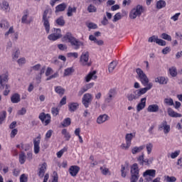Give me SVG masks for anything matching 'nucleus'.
Wrapping results in <instances>:
<instances>
[{
  "mask_svg": "<svg viewBox=\"0 0 182 182\" xmlns=\"http://www.w3.org/2000/svg\"><path fill=\"white\" fill-rule=\"evenodd\" d=\"M155 82L159 83V85H167L168 78L163 76L157 77L155 78Z\"/></svg>",
  "mask_w": 182,
  "mask_h": 182,
  "instance_id": "19",
  "label": "nucleus"
},
{
  "mask_svg": "<svg viewBox=\"0 0 182 182\" xmlns=\"http://www.w3.org/2000/svg\"><path fill=\"white\" fill-rule=\"evenodd\" d=\"M11 101L13 103H19L21 102V95L18 93L14 94L11 97Z\"/></svg>",
  "mask_w": 182,
  "mask_h": 182,
  "instance_id": "28",
  "label": "nucleus"
},
{
  "mask_svg": "<svg viewBox=\"0 0 182 182\" xmlns=\"http://www.w3.org/2000/svg\"><path fill=\"white\" fill-rule=\"evenodd\" d=\"M156 44L159 45V46H166V41L158 38V40L156 41Z\"/></svg>",
  "mask_w": 182,
  "mask_h": 182,
  "instance_id": "54",
  "label": "nucleus"
},
{
  "mask_svg": "<svg viewBox=\"0 0 182 182\" xmlns=\"http://www.w3.org/2000/svg\"><path fill=\"white\" fill-rule=\"evenodd\" d=\"M46 168H48V164L46 162L43 163L41 165H40V168L38 169V176L41 178L43 177H45V173L46 172Z\"/></svg>",
  "mask_w": 182,
  "mask_h": 182,
  "instance_id": "16",
  "label": "nucleus"
},
{
  "mask_svg": "<svg viewBox=\"0 0 182 182\" xmlns=\"http://www.w3.org/2000/svg\"><path fill=\"white\" fill-rule=\"evenodd\" d=\"M96 70H93L90 72L85 77V81L87 82H89L90 81L92 80H96L97 79V75H96Z\"/></svg>",
  "mask_w": 182,
  "mask_h": 182,
  "instance_id": "18",
  "label": "nucleus"
},
{
  "mask_svg": "<svg viewBox=\"0 0 182 182\" xmlns=\"http://www.w3.org/2000/svg\"><path fill=\"white\" fill-rule=\"evenodd\" d=\"M95 86V82H90V83H88L87 84L84 88L85 90L87 92L89 90V89H92V87Z\"/></svg>",
  "mask_w": 182,
  "mask_h": 182,
  "instance_id": "58",
  "label": "nucleus"
},
{
  "mask_svg": "<svg viewBox=\"0 0 182 182\" xmlns=\"http://www.w3.org/2000/svg\"><path fill=\"white\" fill-rule=\"evenodd\" d=\"M166 181L168 182H176L177 181V178L174 176H167Z\"/></svg>",
  "mask_w": 182,
  "mask_h": 182,
  "instance_id": "62",
  "label": "nucleus"
},
{
  "mask_svg": "<svg viewBox=\"0 0 182 182\" xmlns=\"http://www.w3.org/2000/svg\"><path fill=\"white\" fill-rule=\"evenodd\" d=\"M86 90L84 88V87H82L79 91H78V93H77V96L79 97H80V96H82L83 95V93H85Z\"/></svg>",
  "mask_w": 182,
  "mask_h": 182,
  "instance_id": "64",
  "label": "nucleus"
},
{
  "mask_svg": "<svg viewBox=\"0 0 182 182\" xmlns=\"http://www.w3.org/2000/svg\"><path fill=\"white\" fill-rule=\"evenodd\" d=\"M0 27L3 29H8L9 28V23L6 21H3L0 23Z\"/></svg>",
  "mask_w": 182,
  "mask_h": 182,
  "instance_id": "45",
  "label": "nucleus"
},
{
  "mask_svg": "<svg viewBox=\"0 0 182 182\" xmlns=\"http://www.w3.org/2000/svg\"><path fill=\"white\" fill-rule=\"evenodd\" d=\"M134 137H136V132L127 134L125 135L126 144H122L121 149H122V150H129L130 146H132V141Z\"/></svg>",
  "mask_w": 182,
  "mask_h": 182,
  "instance_id": "5",
  "label": "nucleus"
},
{
  "mask_svg": "<svg viewBox=\"0 0 182 182\" xmlns=\"http://www.w3.org/2000/svg\"><path fill=\"white\" fill-rule=\"evenodd\" d=\"M41 134L33 139L34 153L38 154L41 151Z\"/></svg>",
  "mask_w": 182,
  "mask_h": 182,
  "instance_id": "14",
  "label": "nucleus"
},
{
  "mask_svg": "<svg viewBox=\"0 0 182 182\" xmlns=\"http://www.w3.org/2000/svg\"><path fill=\"white\" fill-rule=\"evenodd\" d=\"M59 108L58 107H53L51 109V113L53 114V116H54V117H55V116H58V114H59Z\"/></svg>",
  "mask_w": 182,
  "mask_h": 182,
  "instance_id": "52",
  "label": "nucleus"
},
{
  "mask_svg": "<svg viewBox=\"0 0 182 182\" xmlns=\"http://www.w3.org/2000/svg\"><path fill=\"white\" fill-rule=\"evenodd\" d=\"M146 100H147V98L146 97L141 99L140 102L136 106L137 112H141V110H143V109L146 107Z\"/></svg>",
  "mask_w": 182,
  "mask_h": 182,
  "instance_id": "23",
  "label": "nucleus"
},
{
  "mask_svg": "<svg viewBox=\"0 0 182 182\" xmlns=\"http://www.w3.org/2000/svg\"><path fill=\"white\" fill-rule=\"evenodd\" d=\"M169 73L172 77H176L177 76V68L176 67L169 68Z\"/></svg>",
  "mask_w": 182,
  "mask_h": 182,
  "instance_id": "42",
  "label": "nucleus"
},
{
  "mask_svg": "<svg viewBox=\"0 0 182 182\" xmlns=\"http://www.w3.org/2000/svg\"><path fill=\"white\" fill-rule=\"evenodd\" d=\"M80 63L82 66H92V63H89V52H83L80 58Z\"/></svg>",
  "mask_w": 182,
  "mask_h": 182,
  "instance_id": "10",
  "label": "nucleus"
},
{
  "mask_svg": "<svg viewBox=\"0 0 182 182\" xmlns=\"http://www.w3.org/2000/svg\"><path fill=\"white\" fill-rule=\"evenodd\" d=\"M137 161L140 164V166H144V154H142L137 158Z\"/></svg>",
  "mask_w": 182,
  "mask_h": 182,
  "instance_id": "44",
  "label": "nucleus"
},
{
  "mask_svg": "<svg viewBox=\"0 0 182 182\" xmlns=\"http://www.w3.org/2000/svg\"><path fill=\"white\" fill-rule=\"evenodd\" d=\"M38 119L41 121V123L44 124V126H48L52 120V117L49 114H46L45 112H41L39 114Z\"/></svg>",
  "mask_w": 182,
  "mask_h": 182,
  "instance_id": "11",
  "label": "nucleus"
},
{
  "mask_svg": "<svg viewBox=\"0 0 182 182\" xmlns=\"http://www.w3.org/2000/svg\"><path fill=\"white\" fill-rule=\"evenodd\" d=\"M127 98L128 99L129 102H133V100H136V99H139L136 90H131L130 92L127 95Z\"/></svg>",
  "mask_w": 182,
  "mask_h": 182,
  "instance_id": "17",
  "label": "nucleus"
},
{
  "mask_svg": "<svg viewBox=\"0 0 182 182\" xmlns=\"http://www.w3.org/2000/svg\"><path fill=\"white\" fill-rule=\"evenodd\" d=\"M74 72H75V70L73 68H66L64 70L63 76H64V77L66 76H70V75H72V73H73Z\"/></svg>",
  "mask_w": 182,
  "mask_h": 182,
  "instance_id": "38",
  "label": "nucleus"
},
{
  "mask_svg": "<svg viewBox=\"0 0 182 182\" xmlns=\"http://www.w3.org/2000/svg\"><path fill=\"white\" fill-rule=\"evenodd\" d=\"M53 32V33H51L48 36V39H49V41H55L62 38V30H60V28H54Z\"/></svg>",
  "mask_w": 182,
  "mask_h": 182,
  "instance_id": "8",
  "label": "nucleus"
},
{
  "mask_svg": "<svg viewBox=\"0 0 182 182\" xmlns=\"http://www.w3.org/2000/svg\"><path fill=\"white\" fill-rule=\"evenodd\" d=\"M8 73L0 75V85L1 89H6L4 92V96H8L9 95V86L6 85V82H8Z\"/></svg>",
  "mask_w": 182,
  "mask_h": 182,
  "instance_id": "3",
  "label": "nucleus"
},
{
  "mask_svg": "<svg viewBox=\"0 0 182 182\" xmlns=\"http://www.w3.org/2000/svg\"><path fill=\"white\" fill-rule=\"evenodd\" d=\"M180 155V151H176L171 154V159H176Z\"/></svg>",
  "mask_w": 182,
  "mask_h": 182,
  "instance_id": "59",
  "label": "nucleus"
},
{
  "mask_svg": "<svg viewBox=\"0 0 182 182\" xmlns=\"http://www.w3.org/2000/svg\"><path fill=\"white\" fill-rule=\"evenodd\" d=\"M164 103L166 106H174V101L172 98H165L164 100Z\"/></svg>",
  "mask_w": 182,
  "mask_h": 182,
  "instance_id": "40",
  "label": "nucleus"
},
{
  "mask_svg": "<svg viewBox=\"0 0 182 182\" xmlns=\"http://www.w3.org/2000/svg\"><path fill=\"white\" fill-rule=\"evenodd\" d=\"M79 109V103L77 102H70L68 104V110L71 113H73V112H76Z\"/></svg>",
  "mask_w": 182,
  "mask_h": 182,
  "instance_id": "22",
  "label": "nucleus"
},
{
  "mask_svg": "<svg viewBox=\"0 0 182 182\" xmlns=\"http://www.w3.org/2000/svg\"><path fill=\"white\" fill-rule=\"evenodd\" d=\"M67 58H73V59H77L79 58V54L76 52L75 53H68Z\"/></svg>",
  "mask_w": 182,
  "mask_h": 182,
  "instance_id": "46",
  "label": "nucleus"
},
{
  "mask_svg": "<svg viewBox=\"0 0 182 182\" xmlns=\"http://www.w3.org/2000/svg\"><path fill=\"white\" fill-rule=\"evenodd\" d=\"M143 6L138 4L136 7L132 9L129 13V18L131 19H136L137 16H140L143 14Z\"/></svg>",
  "mask_w": 182,
  "mask_h": 182,
  "instance_id": "6",
  "label": "nucleus"
},
{
  "mask_svg": "<svg viewBox=\"0 0 182 182\" xmlns=\"http://www.w3.org/2000/svg\"><path fill=\"white\" fill-rule=\"evenodd\" d=\"M28 15H29V13L28 12V10H26L21 18V23H27V24L31 23V21H28Z\"/></svg>",
  "mask_w": 182,
  "mask_h": 182,
  "instance_id": "31",
  "label": "nucleus"
},
{
  "mask_svg": "<svg viewBox=\"0 0 182 182\" xmlns=\"http://www.w3.org/2000/svg\"><path fill=\"white\" fill-rule=\"evenodd\" d=\"M55 92L59 96L62 97L63 95H65V88L62 87L61 86H56L55 87Z\"/></svg>",
  "mask_w": 182,
  "mask_h": 182,
  "instance_id": "29",
  "label": "nucleus"
},
{
  "mask_svg": "<svg viewBox=\"0 0 182 182\" xmlns=\"http://www.w3.org/2000/svg\"><path fill=\"white\" fill-rule=\"evenodd\" d=\"M49 15V9H46L43 13L42 23L46 29V33H49L50 32V22L49 20L50 19V16Z\"/></svg>",
  "mask_w": 182,
  "mask_h": 182,
  "instance_id": "2",
  "label": "nucleus"
},
{
  "mask_svg": "<svg viewBox=\"0 0 182 182\" xmlns=\"http://www.w3.org/2000/svg\"><path fill=\"white\" fill-rule=\"evenodd\" d=\"M107 119H109V116L107 114L100 115L97 119V123L98 124H102L107 122Z\"/></svg>",
  "mask_w": 182,
  "mask_h": 182,
  "instance_id": "24",
  "label": "nucleus"
},
{
  "mask_svg": "<svg viewBox=\"0 0 182 182\" xmlns=\"http://www.w3.org/2000/svg\"><path fill=\"white\" fill-rule=\"evenodd\" d=\"M113 97H114L113 95L108 93L107 97L105 98L106 103H110L113 100Z\"/></svg>",
  "mask_w": 182,
  "mask_h": 182,
  "instance_id": "56",
  "label": "nucleus"
},
{
  "mask_svg": "<svg viewBox=\"0 0 182 182\" xmlns=\"http://www.w3.org/2000/svg\"><path fill=\"white\" fill-rule=\"evenodd\" d=\"M87 11L88 12H90V14H92L93 12H96V11H97V9L93 4H90L87 7Z\"/></svg>",
  "mask_w": 182,
  "mask_h": 182,
  "instance_id": "49",
  "label": "nucleus"
},
{
  "mask_svg": "<svg viewBox=\"0 0 182 182\" xmlns=\"http://www.w3.org/2000/svg\"><path fill=\"white\" fill-rule=\"evenodd\" d=\"M144 145L140 146H134L132 149V154H137V153H140L144 149Z\"/></svg>",
  "mask_w": 182,
  "mask_h": 182,
  "instance_id": "30",
  "label": "nucleus"
},
{
  "mask_svg": "<svg viewBox=\"0 0 182 182\" xmlns=\"http://www.w3.org/2000/svg\"><path fill=\"white\" fill-rule=\"evenodd\" d=\"M65 151H68V148L64 147L63 149L60 150L58 152H57V157L58 159H60V157L63 156V154L65 153Z\"/></svg>",
  "mask_w": 182,
  "mask_h": 182,
  "instance_id": "47",
  "label": "nucleus"
},
{
  "mask_svg": "<svg viewBox=\"0 0 182 182\" xmlns=\"http://www.w3.org/2000/svg\"><path fill=\"white\" fill-rule=\"evenodd\" d=\"M20 182H28V176L25 173L21 175Z\"/></svg>",
  "mask_w": 182,
  "mask_h": 182,
  "instance_id": "55",
  "label": "nucleus"
},
{
  "mask_svg": "<svg viewBox=\"0 0 182 182\" xmlns=\"http://www.w3.org/2000/svg\"><path fill=\"white\" fill-rule=\"evenodd\" d=\"M136 72L139 76L141 83H142L144 86H147V85H149V77H147V75H146L141 68H137Z\"/></svg>",
  "mask_w": 182,
  "mask_h": 182,
  "instance_id": "7",
  "label": "nucleus"
},
{
  "mask_svg": "<svg viewBox=\"0 0 182 182\" xmlns=\"http://www.w3.org/2000/svg\"><path fill=\"white\" fill-rule=\"evenodd\" d=\"M144 177H151L154 178L156 177V170L155 169H147L143 173Z\"/></svg>",
  "mask_w": 182,
  "mask_h": 182,
  "instance_id": "21",
  "label": "nucleus"
},
{
  "mask_svg": "<svg viewBox=\"0 0 182 182\" xmlns=\"http://www.w3.org/2000/svg\"><path fill=\"white\" fill-rule=\"evenodd\" d=\"M166 1L164 0H159L156 2V9H162V8H165Z\"/></svg>",
  "mask_w": 182,
  "mask_h": 182,
  "instance_id": "37",
  "label": "nucleus"
},
{
  "mask_svg": "<svg viewBox=\"0 0 182 182\" xmlns=\"http://www.w3.org/2000/svg\"><path fill=\"white\" fill-rule=\"evenodd\" d=\"M71 124H72V119L68 117L63 121V122L61 123V125L63 126V127H68V126H70Z\"/></svg>",
  "mask_w": 182,
  "mask_h": 182,
  "instance_id": "35",
  "label": "nucleus"
},
{
  "mask_svg": "<svg viewBox=\"0 0 182 182\" xmlns=\"http://www.w3.org/2000/svg\"><path fill=\"white\" fill-rule=\"evenodd\" d=\"M129 173V166H124L122 165L121 166V176L124 178L127 176V173Z\"/></svg>",
  "mask_w": 182,
  "mask_h": 182,
  "instance_id": "27",
  "label": "nucleus"
},
{
  "mask_svg": "<svg viewBox=\"0 0 182 182\" xmlns=\"http://www.w3.org/2000/svg\"><path fill=\"white\" fill-rule=\"evenodd\" d=\"M140 169H139V165L134 164L131 166V178L130 182H137L139 177H140Z\"/></svg>",
  "mask_w": 182,
  "mask_h": 182,
  "instance_id": "4",
  "label": "nucleus"
},
{
  "mask_svg": "<svg viewBox=\"0 0 182 182\" xmlns=\"http://www.w3.org/2000/svg\"><path fill=\"white\" fill-rule=\"evenodd\" d=\"M87 28H89V29H97V25H96L93 23H89L87 24Z\"/></svg>",
  "mask_w": 182,
  "mask_h": 182,
  "instance_id": "63",
  "label": "nucleus"
},
{
  "mask_svg": "<svg viewBox=\"0 0 182 182\" xmlns=\"http://www.w3.org/2000/svg\"><path fill=\"white\" fill-rule=\"evenodd\" d=\"M147 154H151V151L153 150V144L149 143L146 145Z\"/></svg>",
  "mask_w": 182,
  "mask_h": 182,
  "instance_id": "48",
  "label": "nucleus"
},
{
  "mask_svg": "<svg viewBox=\"0 0 182 182\" xmlns=\"http://www.w3.org/2000/svg\"><path fill=\"white\" fill-rule=\"evenodd\" d=\"M100 169L101 171V173L104 176H107V174H109V168H107L106 167L101 166Z\"/></svg>",
  "mask_w": 182,
  "mask_h": 182,
  "instance_id": "53",
  "label": "nucleus"
},
{
  "mask_svg": "<svg viewBox=\"0 0 182 182\" xmlns=\"http://www.w3.org/2000/svg\"><path fill=\"white\" fill-rule=\"evenodd\" d=\"M18 160H19L20 164H25V161H26V155H25L24 152H21L18 155Z\"/></svg>",
  "mask_w": 182,
  "mask_h": 182,
  "instance_id": "33",
  "label": "nucleus"
},
{
  "mask_svg": "<svg viewBox=\"0 0 182 182\" xmlns=\"http://www.w3.org/2000/svg\"><path fill=\"white\" fill-rule=\"evenodd\" d=\"M68 171L72 177H76L80 171V167L79 166L73 165L70 166Z\"/></svg>",
  "mask_w": 182,
  "mask_h": 182,
  "instance_id": "15",
  "label": "nucleus"
},
{
  "mask_svg": "<svg viewBox=\"0 0 182 182\" xmlns=\"http://www.w3.org/2000/svg\"><path fill=\"white\" fill-rule=\"evenodd\" d=\"M167 113L170 117H182L181 114L176 112L171 107L167 109Z\"/></svg>",
  "mask_w": 182,
  "mask_h": 182,
  "instance_id": "20",
  "label": "nucleus"
},
{
  "mask_svg": "<svg viewBox=\"0 0 182 182\" xmlns=\"http://www.w3.org/2000/svg\"><path fill=\"white\" fill-rule=\"evenodd\" d=\"M68 5L66 4V3H62L60 4H58L55 7V12H63V11H65V9H66Z\"/></svg>",
  "mask_w": 182,
  "mask_h": 182,
  "instance_id": "26",
  "label": "nucleus"
},
{
  "mask_svg": "<svg viewBox=\"0 0 182 182\" xmlns=\"http://www.w3.org/2000/svg\"><path fill=\"white\" fill-rule=\"evenodd\" d=\"M147 112H149V113H156L159 112V105L156 104L149 105L147 108Z\"/></svg>",
  "mask_w": 182,
  "mask_h": 182,
  "instance_id": "25",
  "label": "nucleus"
},
{
  "mask_svg": "<svg viewBox=\"0 0 182 182\" xmlns=\"http://www.w3.org/2000/svg\"><path fill=\"white\" fill-rule=\"evenodd\" d=\"M117 66V63L116 61H112L109 63V68H108V71L109 73H112L116 69V67Z\"/></svg>",
  "mask_w": 182,
  "mask_h": 182,
  "instance_id": "36",
  "label": "nucleus"
},
{
  "mask_svg": "<svg viewBox=\"0 0 182 182\" xmlns=\"http://www.w3.org/2000/svg\"><path fill=\"white\" fill-rule=\"evenodd\" d=\"M158 39H159V36H152L149 38L148 42H149V43H153V42H155L156 43H157Z\"/></svg>",
  "mask_w": 182,
  "mask_h": 182,
  "instance_id": "50",
  "label": "nucleus"
},
{
  "mask_svg": "<svg viewBox=\"0 0 182 182\" xmlns=\"http://www.w3.org/2000/svg\"><path fill=\"white\" fill-rule=\"evenodd\" d=\"M5 119H6V111H3L0 114V124H2V122Z\"/></svg>",
  "mask_w": 182,
  "mask_h": 182,
  "instance_id": "51",
  "label": "nucleus"
},
{
  "mask_svg": "<svg viewBox=\"0 0 182 182\" xmlns=\"http://www.w3.org/2000/svg\"><path fill=\"white\" fill-rule=\"evenodd\" d=\"M57 25H59V26H65V19H63V16H60L55 21Z\"/></svg>",
  "mask_w": 182,
  "mask_h": 182,
  "instance_id": "41",
  "label": "nucleus"
},
{
  "mask_svg": "<svg viewBox=\"0 0 182 182\" xmlns=\"http://www.w3.org/2000/svg\"><path fill=\"white\" fill-rule=\"evenodd\" d=\"M59 176H58V173H55L54 176H53V178L49 180L48 182H58Z\"/></svg>",
  "mask_w": 182,
  "mask_h": 182,
  "instance_id": "57",
  "label": "nucleus"
},
{
  "mask_svg": "<svg viewBox=\"0 0 182 182\" xmlns=\"http://www.w3.org/2000/svg\"><path fill=\"white\" fill-rule=\"evenodd\" d=\"M93 100V95L90 93H85L82 98V103L85 109H87Z\"/></svg>",
  "mask_w": 182,
  "mask_h": 182,
  "instance_id": "9",
  "label": "nucleus"
},
{
  "mask_svg": "<svg viewBox=\"0 0 182 182\" xmlns=\"http://www.w3.org/2000/svg\"><path fill=\"white\" fill-rule=\"evenodd\" d=\"M161 38L162 39H164L165 41H168V42H171V36L166 33H163L161 35Z\"/></svg>",
  "mask_w": 182,
  "mask_h": 182,
  "instance_id": "43",
  "label": "nucleus"
},
{
  "mask_svg": "<svg viewBox=\"0 0 182 182\" xmlns=\"http://www.w3.org/2000/svg\"><path fill=\"white\" fill-rule=\"evenodd\" d=\"M153 87V83L149 82L148 85H146V87L140 88L139 90H135V92H136V95L138 96V98L140 97V96L145 95V93H147L148 90H150Z\"/></svg>",
  "mask_w": 182,
  "mask_h": 182,
  "instance_id": "12",
  "label": "nucleus"
},
{
  "mask_svg": "<svg viewBox=\"0 0 182 182\" xmlns=\"http://www.w3.org/2000/svg\"><path fill=\"white\" fill-rule=\"evenodd\" d=\"M63 42H68L75 50L80 49V46H85V43L80 41V40L75 38L72 33L68 32L62 38Z\"/></svg>",
  "mask_w": 182,
  "mask_h": 182,
  "instance_id": "1",
  "label": "nucleus"
},
{
  "mask_svg": "<svg viewBox=\"0 0 182 182\" xmlns=\"http://www.w3.org/2000/svg\"><path fill=\"white\" fill-rule=\"evenodd\" d=\"M61 134H63L67 141H69L70 140V134L68 132V129H63L61 131Z\"/></svg>",
  "mask_w": 182,
  "mask_h": 182,
  "instance_id": "34",
  "label": "nucleus"
},
{
  "mask_svg": "<svg viewBox=\"0 0 182 182\" xmlns=\"http://www.w3.org/2000/svg\"><path fill=\"white\" fill-rule=\"evenodd\" d=\"M181 15V13H176L175 15H173L172 17H171V19L176 22V21H178V17Z\"/></svg>",
  "mask_w": 182,
  "mask_h": 182,
  "instance_id": "60",
  "label": "nucleus"
},
{
  "mask_svg": "<svg viewBox=\"0 0 182 182\" xmlns=\"http://www.w3.org/2000/svg\"><path fill=\"white\" fill-rule=\"evenodd\" d=\"M158 129L159 132L164 131V134H168L170 133V125L167 124V121H164L162 123H161Z\"/></svg>",
  "mask_w": 182,
  "mask_h": 182,
  "instance_id": "13",
  "label": "nucleus"
},
{
  "mask_svg": "<svg viewBox=\"0 0 182 182\" xmlns=\"http://www.w3.org/2000/svg\"><path fill=\"white\" fill-rule=\"evenodd\" d=\"M153 163V159H144V166H150Z\"/></svg>",
  "mask_w": 182,
  "mask_h": 182,
  "instance_id": "61",
  "label": "nucleus"
},
{
  "mask_svg": "<svg viewBox=\"0 0 182 182\" xmlns=\"http://www.w3.org/2000/svg\"><path fill=\"white\" fill-rule=\"evenodd\" d=\"M74 133L78 137L80 143H83V138L80 136V128H76Z\"/></svg>",
  "mask_w": 182,
  "mask_h": 182,
  "instance_id": "39",
  "label": "nucleus"
},
{
  "mask_svg": "<svg viewBox=\"0 0 182 182\" xmlns=\"http://www.w3.org/2000/svg\"><path fill=\"white\" fill-rule=\"evenodd\" d=\"M77 8L76 7H72L68 6V12H67V16H73V14H76Z\"/></svg>",
  "mask_w": 182,
  "mask_h": 182,
  "instance_id": "32",
  "label": "nucleus"
}]
</instances>
